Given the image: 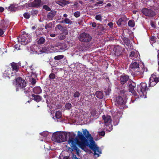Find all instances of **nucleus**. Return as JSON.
<instances>
[{
    "label": "nucleus",
    "instance_id": "obj_1",
    "mask_svg": "<svg viewBox=\"0 0 159 159\" xmlns=\"http://www.w3.org/2000/svg\"><path fill=\"white\" fill-rule=\"evenodd\" d=\"M76 134L73 133H69V139L68 141V144L70 145L72 149L75 151L77 153H79V149L77 148V145L82 149L85 151L86 146H89L90 148L91 144V140L93 139H86L80 141L78 138L75 137Z\"/></svg>",
    "mask_w": 159,
    "mask_h": 159
},
{
    "label": "nucleus",
    "instance_id": "obj_2",
    "mask_svg": "<svg viewBox=\"0 0 159 159\" xmlns=\"http://www.w3.org/2000/svg\"><path fill=\"white\" fill-rule=\"evenodd\" d=\"M68 134L64 132H56L52 135V139L55 142L61 143L67 141Z\"/></svg>",
    "mask_w": 159,
    "mask_h": 159
},
{
    "label": "nucleus",
    "instance_id": "obj_3",
    "mask_svg": "<svg viewBox=\"0 0 159 159\" xmlns=\"http://www.w3.org/2000/svg\"><path fill=\"white\" fill-rule=\"evenodd\" d=\"M92 39V37L89 34L85 33H83L81 34L79 38L80 41L87 43L84 45V47L86 49H88L90 47V44L89 42Z\"/></svg>",
    "mask_w": 159,
    "mask_h": 159
},
{
    "label": "nucleus",
    "instance_id": "obj_4",
    "mask_svg": "<svg viewBox=\"0 0 159 159\" xmlns=\"http://www.w3.org/2000/svg\"><path fill=\"white\" fill-rule=\"evenodd\" d=\"M148 89L147 84L145 83L142 82L137 85V91L140 97H144L146 96Z\"/></svg>",
    "mask_w": 159,
    "mask_h": 159
},
{
    "label": "nucleus",
    "instance_id": "obj_5",
    "mask_svg": "<svg viewBox=\"0 0 159 159\" xmlns=\"http://www.w3.org/2000/svg\"><path fill=\"white\" fill-rule=\"evenodd\" d=\"M18 41L22 44H26L31 41V39L29 35L25 33L18 38Z\"/></svg>",
    "mask_w": 159,
    "mask_h": 159
},
{
    "label": "nucleus",
    "instance_id": "obj_6",
    "mask_svg": "<svg viewBox=\"0 0 159 159\" xmlns=\"http://www.w3.org/2000/svg\"><path fill=\"white\" fill-rule=\"evenodd\" d=\"M91 147L90 148L94 152V155H97V157L99 156V154L102 153L99 147H98L95 144V142L93 140H91V144L90 145Z\"/></svg>",
    "mask_w": 159,
    "mask_h": 159
},
{
    "label": "nucleus",
    "instance_id": "obj_7",
    "mask_svg": "<svg viewBox=\"0 0 159 159\" xmlns=\"http://www.w3.org/2000/svg\"><path fill=\"white\" fill-rule=\"evenodd\" d=\"M16 83L17 87L21 89H23L26 85L25 81L20 77L16 79Z\"/></svg>",
    "mask_w": 159,
    "mask_h": 159
},
{
    "label": "nucleus",
    "instance_id": "obj_8",
    "mask_svg": "<svg viewBox=\"0 0 159 159\" xmlns=\"http://www.w3.org/2000/svg\"><path fill=\"white\" fill-rule=\"evenodd\" d=\"M159 82V77H156V75L152 74L149 79V86L153 87Z\"/></svg>",
    "mask_w": 159,
    "mask_h": 159
},
{
    "label": "nucleus",
    "instance_id": "obj_9",
    "mask_svg": "<svg viewBox=\"0 0 159 159\" xmlns=\"http://www.w3.org/2000/svg\"><path fill=\"white\" fill-rule=\"evenodd\" d=\"M142 13L146 16L153 17L155 15V12L152 10L147 8H144L142 10Z\"/></svg>",
    "mask_w": 159,
    "mask_h": 159
},
{
    "label": "nucleus",
    "instance_id": "obj_10",
    "mask_svg": "<svg viewBox=\"0 0 159 159\" xmlns=\"http://www.w3.org/2000/svg\"><path fill=\"white\" fill-rule=\"evenodd\" d=\"M125 49L123 48L119 45L115 46L113 48V51L114 52L115 54L117 56H120L122 53Z\"/></svg>",
    "mask_w": 159,
    "mask_h": 159
},
{
    "label": "nucleus",
    "instance_id": "obj_11",
    "mask_svg": "<svg viewBox=\"0 0 159 159\" xmlns=\"http://www.w3.org/2000/svg\"><path fill=\"white\" fill-rule=\"evenodd\" d=\"M129 57L131 59L136 61L139 59L140 55L138 52L133 51L130 52Z\"/></svg>",
    "mask_w": 159,
    "mask_h": 159
},
{
    "label": "nucleus",
    "instance_id": "obj_12",
    "mask_svg": "<svg viewBox=\"0 0 159 159\" xmlns=\"http://www.w3.org/2000/svg\"><path fill=\"white\" fill-rule=\"evenodd\" d=\"M139 64L136 62H132L129 66V71L131 72H134V71L137 69H138Z\"/></svg>",
    "mask_w": 159,
    "mask_h": 159
},
{
    "label": "nucleus",
    "instance_id": "obj_13",
    "mask_svg": "<svg viewBox=\"0 0 159 159\" xmlns=\"http://www.w3.org/2000/svg\"><path fill=\"white\" fill-rule=\"evenodd\" d=\"M102 118L106 126H108L111 124V120L110 116L104 115L102 116Z\"/></svg>",
    "mask_w": 159,
    "mask_h": 159
},
{
    "label": "nucleus",
    "instance_id": "obj_14",
    "mask_svg": "<svg viewBox=\"0 0 159 159\" xmlns=\"http://www.w3.org/2000/svg\"><path fill=\"white\" fill-rule=\"evenodd\" d=\"M41 0H34V1L28 4V6L30 7H38L40 6Z\"/></svg>",
    "mask_w": 159,
    "mask_h": 159
},
{
    "label": "nucleus",
    "instance_id": "obj_15",
    "mask_svg": "<svg viewBox=\"0 0 159 159\" xmlns=\"http://www.w3.org/2000/svg\"><path fill=\"white\" fill-rule=\"evenodd\" d=\"M125 102L123 98L120 96H118L116 98L115 104L117 106L124 105Z\"/></svg>",
    "mask_w": 159,
    "mask_h": 159
},
{
    "label": "nucleus",
    "instance_id": "obj_16",
    "mask_svg": "<svg viewBox=\"0 0 159 159\" xmlns=\"http://www.w3.org/2000/svg\"><path fill=\"white\" fill-rule=\"evenodd\" d=\"M31 96L32 97V99L37 102H39L40 101L43 102H44V100H43L42 97L39 95L32 94Z\"/></svg>",
    "mask_w": 159,
    "mask_h": 159
},
{
    "label": "nucleus",
    "instance_id": "obj_17",
    "mask_svg": "<svg viewBox=\"0 0 159 159\" xmlns=\"http://www.w3.org/2000/svg\"><path fill=\"white\" fill-rule=\"evenodd\" d=\"M129 79V76L125 75H121L120 76V82L122 84H124L126 83Z\"/></svg>",
    "mask_w": 159,
    "mask_h": 159
},
{
    "label": "nucleus",
    "instance_id": "obj_18",
    "mask_svg": "<svg viewBox=\"0 0 159 159\" xmlns=\"http://www.w3.org/2000/svg\"><path fill=\"white\" fill-rule=\"evenodd\" d=\"M12 74L11 69L8 68L7 70H5L4 72L3 73V76L5 78L8 77L10 78V77L12 76Z\"/></svg>",
    "mask_w": 159,
    "mask_h": 159
},
{
    "label": "nucleus",
    "instance_id": "obj_19",
    "mask_svg": "<svg viewBox=\"0 0 159 159\" xmlns=\"http://www.w3.org/2000/svg\"><path fill=\"white\" fill-rule=\"evenodd\" d=\"M83 134L85 137L87 138L88 139H93V137L91 136V134H89V132L87 129H85L83 131Z\"/></svg>",
    "mask_w": 159,
    "mask_h": 159
},
{
    "label": "nucleus",
    "instance_id": "obj_20",
    "mask_svg": "<svg viewBox=\"0 0 159 159\" xmlns=\"http://www.w3.org/2000/svg\"><path fill=\"white\" fill-rule=\"evenodd\" d=\"M56 11L54 10L51 11L47 15V17L49 20H52L55 16Z\"/></svg>",
    "mask_w": 159,
    "mask_h": 159
},
{
    "label": "nucleus",
    "instance_id": "obj_21",
    "mask_svg": "<svg viewBox=\"0 0 159 159\" xmlns=\"http://www.w3.org/2000/svg\"><path fill=\"white\" fill-rule=\"evenodd\" d=\"M55 2L62 7H64L69 3V2L65 0H56Z\"/></svg>",
    "mask_w": 159,
    "mask_h": 159
},
{
    "label": "nucleus",
    "instance_id": "obj_22",
    "mask_svg": "<svg viewBox=\"0 0 159 159\" xmlns=\"http://www.w3.org/2000/svg\"><path fill=\"white\" fill-rule=\"evenodd\" d=\"M10 64L13 71H15L16 72L18 71L19 66L17 63L13 62Z\"/></svg>",
    "mask_w": 159,
    "mask_h": 159
},
{
    "label": "nucleus",
    "instance_id": "obj_23",
    "mask_svg": "<svg viewBox=\"0 0 159 159\" xmlns=\"http://www.w3.org/2000/svg\"><path fill=\"white\" fill-rule=\"evenodd\" d=\"M6 8L11 11H16L17 10V8L15 7L14 4H11L9 7H6Z\"/></svg>",
    "mask_w": 159,
    "mask_h": 159
},
{
    "label": "nucleus",
    "instance_id": "obj_24",
    "mask_svg": "<svg viewBox=\"0 0 159 159\" xmlns=\"http://www.w3.org/2000/svg\"><path fill=\"white\" fill-rule=\"evenodd\" d=\"M37 39V43L39 44H43L45 41V37L43 36H38Z\"/></svg>",
    "mask_w": 159,
    "mask_h": 159
},
{
    "label": "nucleus",
    "instance_id": "obj_25",
    "mask_svg": "<svg viewBox=\"0 0 159 159\" xmlns=\"http://www.w3.org/2000/svg\"><path fill=\"white\" fill-rule=\"evenodd\" d=\"M131 73L134 76H137L143 74V71H141L140 70V69L139 68L138 69L135 70L134 71V72H131Z\"/></svg>",
    "mask_w": 159,
    "mask_h": 159
},
{
    "label": "nucleus",
    "instance_id": "obj_26",
    "mask_svg": "<svg viewBox=\"0 0 159 159\" xmlns=\"http://www.w3.org/2000/svg\"><path fill=\"white\" fill-rule=\"evenodd\" d=\"M77 136L76 137L77 138L78 137L80 140H85L86 139V138L85 137L84 135L80 131H78L77 132Z\"/></svg>",
    "mask_w": 159,
    "mask_h": 159
},
{
    "label": "nucleus",
    "instance_id": "obj_27",
    "mask_svg": "<svg viewBox=\"0 0 159 159\" xmlns=\"http://www.w3.org/2000/svg\"><path fill=\"white\" fill-rule=\"evenodd\" d=\"M33 91L34 93L38 94L42 92V89L39 87L37 86L34 87L33 89Z\"/></svg>",
    "mask_w": 159,
    "mask_h": 159
},
{
    "label": "nucleus",
    "instance_id": "obj_28",
    "mask_svg": "<svg viewBox=\"0 0 159 159\" xmlns=\"http://www.w3.org/2000/svg\"><path fill=\"white\" fill-rule=\"evenodd\" d=\"M136 85L135 84H130L128 87V89L129 92L131 93L135 92L134 89L135 88Z\"/></svg>",
    "mask_w": 159,
    "mask_h": 159
},
{
    "label": "nucleus",
    "instance_id": "obj_29",
    "mask_svg": "<svg viewBox=\"0 0 159 159\" xmlns=\"http://www.w3.org/2000/svg\"><path fill=\"white\" fill-rule=\"evenodd\" d=\"M95 95L99 99H102L103 97V93L101 91H97L95 93Z\"/></svg>",
    "mask_w": 159,
    "mask_h": 159
},
{
    "label": "nucleus",
    "instance_id": "obj_30",
    "mask_svg": "<svg viewBox=\"0 0 159 159\" xmlns=\"http://www.w3.org/2000/svg\"><path fill=\"white\" fill-rule=\"evenodd\" d=\"M61 22L66 24L71 25L72 23V21L68 18H65L64 20L61 21Z\"/></svg>",
    "mask_w": 159,
    "mask_h": 159
},
{
    "label": "nucleus",
    "instance_id": "obj_31",
    "mask_svg": "<svg viewBox=\"0 0 159 159\" xmlns=\"http://www.w3.org/2000/svg\"><path fill=\"white\" fill-rule=\"evenodd\" d=\"M123 41L125 43L127 46H129L130 44V41L127 38L124 37L122 39Z\"/></svg>",
    "mask_w": 159,
    "mask_h": 159
},
{
    "label": "nucleus",
    "instance_id": "obj_32",
    "mask_svg": "<svg viewBox=\"0 0 159 159\" xmlns=\"http://www.w3.org/2000/svg\"><path fill=\"white\" fill-rule=\"evenodd\" d=\"M128 92V91L125 90L124 89L120 90V91L119 94L120 95L125 97V95H126V93Z\"/></svg>",
    "mask_w": 159,
    "mask_h": 159
},
{
    "label": "nucleus",
    "instance_id": "obj_33",
    "mask_svg": "<svg viewBox=\"0 0 159 159\" xmlns=\"http://www.w3.org/2000/svg\"><path fill=\"white\" fill-rule=\"evenodd\" d=\"M128 25L129 26L131 27H134L135 25V22L133 20H131L129 21Z\"/></svg>",
    "mask_w": 159,
    "mask_h": 159
},
{
    "label": "nucleus",
    "instance_id": "obj_34",
    "mask_svg": "<svg viewBox=\"0 0 159 159\" xmlns=\"http://www.w3.org/2000/svg\"><path fill=\"white\" fill-rule=\"evenodd\" d=\"M55 115V116L56 118L57 119H59L61 117V112L60 111H57L56 112Z\"/></svg>",
    "mask_w": 159,
    "mask_h": 159
},
{
    "label": "nucleus",
    "instance_id": "obj_35",
    "mask_svg": "<svg viewBox=\"0 0 159 159\" xmlns=\"http://www.w3.org/2000/svg\"><path fill=\"white\" fill-rule=\"evenodd\" d=\"M66 34L65 33H62L59 36H58V38L60 40H63L65 39L66 38Z\"/></svg>",
    "mask_w": 159,
    "mask_h": 159
},
{
    "label": "nucleus",
    "instance_id": "obj_36",
    "mask_svg": "<svg viewBox=\"0 0 159 159\" xmlns=\"http://www.w3.org/2000/svg\"><path fill=\"white\" fill-rule=\"evenodd\" d=\"M63 57V55H60L55 56L54 57V59L55 60H58L62 59Z\"/></svg>",
    "mask_w": 159,
    "mask_h": 159
},
{
    "label": "nucleus",
    "instance_id": "obj_37",
    "mask_svg": "<svg viewBox=\"0 0 159 159\" xmlns=\"http://www.w3.org/2000/svg\"><path fill=\"white\" fill-rule=\"evenodd\" d=\"M56 75L54 73H51L49 76V78L50 80H53L55 78Z\"/></svg>",
    "mask_w": 159,
    "mask_h": 159
},
{
    "label": "nucleus",
    "instance_id": "obj_38",
    "mask_svg": "<svg viewBox=\"0 0 159 159\" xmlns=\"http://www.w3.org/2000/svg\"><path fill=\"white\" fill-rule=\"evenodd\" d=\"M97 113L96 110L95 109H92L90 111L91 116H94Z\"/></svg>",
    "mask_w": 159,
    "mask_h": 159
},
{
    "label": "nucleus",
    "instance_id": "obj_39",
    "mask_svg": "<svg viewBox=\"0 0 159 159\" xmlns=\"http://www.w3.org/2000/svg\"><path fill=\"white\" fill-rule=\"evenodd\" d=\"M38 13V11L36 10L33 9L31 12V14L33 16L36 15Z\"/></svg>",
    "mask_w": 159,
    "mask_h": 159
},
{
    "label": "nucleus",
    "instance_id": "obj_40",
    "mask_svg": "<svg viewBox=\"0 0 159 159\" xmlns=\"http://www.w3.org/2000/svg\"><path fill=\"white\" fill-rule=\"evenodd\" d=\"M80 93L78 91H76L74 94L73 97L75 98H79L80 96Z\"/></svg>",
    "mask_w": 159,
    "mask_h": 159
},
{
    "label": "nucleus",
    "instance_id": "obj_41",
    "mask_svg": "<svg viewBox=\"0 0 159 159\" xmlns=\"http://www.w3.org/2000/svg\"><path fill=\"white\" fill-rule=\"evenodd\" d=\"M56 27L61 31H62L64 30V27L60 24L57 25H56Z\"/></svg>",
    "mask_w": 159,
    "mask_h": 159
},
{
    "label": "nucleus",
    "instance_id": "obj_42",
    "mask_svg": "<svg viewBox=\"0 0 159 159\" xmlns=\"http://www.w3.org/2000/svg\"><path fill=\"white\" fill-rule=\"evenodd\" d=\"M80 11H76L74 14V16L76 18H78L80 16Z\"/></svg>",
    "mask_w": 159,
    "mask_h": 159
},
{
    "label": "nucleus",
    "instance_id": "obj_43",
    "mask_svg": "<svg viewBox=\"0 0 159 159\" xmlns=\"http://www.w3.org/2000/svg\"><path fill=\"white\" fill-rule=\"evenodd\" d=\"M43 8L47 11H51V8L47 5H44L43 6Z\"/></svg>",
    "mask_w": 159,
    "mask_h": 159
},
{
    "label": "nucleus",
    "instance_id": "obj_44",
    "mask_svg": "<svg viewBox=\"0 0 159 159\" xmlns=\"http://www.w3.org/2000/svg\"><path fill=\"white\" fill-rule=\"evenodd\" d=\"M72 107V105L71 104V103H67L65 105V107L68 109H70Z\"/></svg>",
    "mask_w": 159,
    "mask_h": 159
},
{
    "label": "nucleus",
    "instance_id": "obj_45",
    "mask_svg": "<svg viewBox=\"0 0 159 159\" xmlns=\"http://www.w3.org/2000/svg\"><path fill=\"white\" fill-rule=\"evenodd\" d=\"M24 17L27 19H29L30 17V14L29 13H25L23 15Z\"/></svg>",
    "mask_w": 159,
    "mask_h": 159
},
{
    "label": "nucleus",
    "instance_id": "obj_46",
    "mask_svg": "<svg viewBox=\"0 0 159 159\" xmlns=\"http://www.w3.org/2000/svg\"><path fill=\"white\" fill-rule=\"evenodd\" d=\"M95 19L97 20L101 21L102 20V16L100 15H97L95 16Z\"/></svg>",
    "mask_w": 159,
    "mask_h": 159
},
{
    "label": "nucleus",
    "instance_id": "obj_47",
    "mask_svg": "<svg viewBox=\"0 0 159 159\" xmlns=\"http://www.w3.org/2000/svg\"><path fill=\"white\" fill-rule=\"evenodd\" d=\"M66 46L65 44H63L62 45V47H60L59 49L61 50H62L65 49L66 48Z\"/></svg>",
    "mask_w": 159,
    "mask_h": 159
},
{
    "label": "nucleus",
    "instance_id": "obj_48",
    "mask_svg": "<svg viewBox=\"0 0 159 159\" xmlns=\"http://www.w3.org/2000/svg\"><path fill=\"white\" fill-rule=\"evenodd\" d=\"M98 134L100 135L104 136L105 135V132L104 130H102L101 132H98Z\"/></svg>",
    "mask_w": 159,
    "mask_h": 159
},
{
    "label": "nucleus",
    "instance_id": "obj_49",
    "mask_svg": "<svg viewBox=\"0 0 159 159\" xmlns=\"http://www.w3.org/2000/svg\"><path fill=\"white\" fill-rule=\"evenodd\" d=\"M30 82L31 84L33 85H34L36 83L35 79L34 78H32Z\"/></svg>",
    "mask_w": 159,
    "mask_h": 159
},
{
    "label": "nucleus",
    "instance_id": "obj_50",
    "mask_svg": "<svg viewBox=\"0 0 159 159\" xmlns=\"http://www.w3.org/2000/svg\"><path fill=\"white\" fill-rule=\"evenodd\" d=\"M120 19L121 20L122 22H125L126 21V17L125 16H124L123 17L120 18Z\"/></svg>",
    "mask_w": 159,
    "mask_h": 159
},
{
    "label": "nucleus",
    "instance_id": "obj_51",
    "mask_svg": "<svg viewBox=\"0 0 159 159\" xmlns=\"http://www.w3.org/2000/svg\"><path fill=\"white\" fill-rule=\"evenodd\" d=\"M47 26L48 28H52V22L49 23L48 24H47Z\"/></svg>",
    "mask_w": 159,
    "mask_h": 159
},
{
    "label": "nucleus",
    "instance_id": "obj_52",
    "mask_svg": "<svg viewBox=\"0 0 159 159\" xmlns=\"http://www.w3.org/2000/svg\"><path fill=\"white\" fill-rule=\"evenodd\" d=\"M122 22V21L120 19H119L117 22V24L118 26H120L121 25Z\"/></svg>",
    "mask_w": 159,
    "mask_h": 159
},
{
    "label": "nucleus",
    "instance_id": "obj_53",
    "mask_svg": "<svg viewBox=\"0 0 159 159\" xmlns=\"http://www.w3.org/2000/svg\"><path fill=\"white\" fill-rule=\"evenodd\" d=\"M108 26L111 28H112L113 27V23L111 22H110L107 24Z\"/></svg>",
    "mask_w": 159,
    "mask_h": 159
},
{
    "label": "nucleus",
    "instance_id": "obj_54",
    "mask_svg": "<svg viewBox=\"0 0 159 159\" xmlns=\"http://www.w3.org/2000/svg\"><path fill=\"white\" fill-rule=\"evenodd\" d=\"M79 49L80 51H83L84 50L83 47L81 46H79Z\"/></svg>",
    "mask_w": 159,
    "mask_h": 159
},
{
    "label": "nucleus",
    "instance_id": "obj_55",
    "mask_svg": "<svg viewBox=\"0 0 159 159\" xmlns=\"http://www.w3.org/2000/svg\"><path fill=\"white\" fill-rule=\"evenodd\" d=\"M4 33V31L2 30V29H0V36H1Z\"/></svg>",
    "mask_w": 159,
    "mask_h": 159
},
{
    "label": "nucleus",
    "instance_id": "obj_56",
    "mask_svg": "<svg viewBox=\"0 0 159 159\" xmlns=\"http://www.w3.org/2000/svg\"><path fill=\"white\" fill-rule=\"evenodd\" d=\"M29 67L31 70V71H32L31 73H32V74H34V73H35V72H34V71L33 70V69L32 68V66H29Z\"/></svg>",
    "mask_w": 159,
    "mask_h": 159
},
{
    "label": "nucleus",
    "instance_id": "obj_57",
    "mask_svg": "<svg viewBox=\"0 0 159 159\" xmlns=\"http://www.w3.org/2000/svg\"><path fill=\"white\" fill-rule=\"evenodd\" d=\"M96 25H97L96 23L95 22H93L92 24V26L94 28V27H96Z\"/></svg>",
    "mask_w": 159,
    "mask_h": 159
},
{
    "label": "nucleus",
    "instance_id": "obj_58",
    "mask_svg": "<svg viewBox=\"0 0 159 159\" xmlns=\"http://www.w3.org/2000/svg\"><path fill=\"white\" fill-rule=\"evenodd\" d=\"M4 10V8L2 7H0V13L2 12Z\"/></svg>",
    "mask_w": 159,
    "mask_h": 159
},
{
    "label": "nucleus",
    "instance_id": "obj_59",
    "mask_svg": "<svg viewBox=\"0 0 159 159\" xmlns=\"http://www.w3.org/2000/svg\"><path fill=\"white\" fill-rule=\"evenodd\" d=\"M111 6V4L110 3H107L105 7H110Z\"/></svg>",
    "mask_w": 159,
    "mask_h": 159
},
{
    "label": "nucleus",
    "instance_id": "obj_60",
    "mask_svg": "<svg viewBox=\"0 0 159 159\" xmlns=\"http://www.w3.org/2000/svg\"><path fill=\"white\" fill-rule=\"evenodd\" d=\"M103 3V2L102 1H100L96 2L97 4H100Z\"/></svg>",
    "mask_w": 159,
    "mask_h": 159
},
{
    "label": "nucleus",
    "instance_id": "obj_61",
    "mask_svg": "<svg viewBox=\"0 0 159 159\" xmlns=\"http://www.w3.org/2000/svg\"><path fill=\"white\" fill-rule=\"evenodd\" d=\"M62 159H70L69 156L64 157Z\"/></svg>",
    "mask_w": 159,
    "mask_h": 159
},
{
    "label": "nucleus",
    "instance_id": "obj_62",
    "mask_svg": "<svg viewBox=\"0 0 159 159\" xmlns=\"http://www.w3.org/2000/svg\"><path fill=\"white\" fill-rule=\"evenodd\" d=\"M43 96L44 98H46V99H47V98H48V95L47 94H44Z\"/></svg>",
    "mask_w": 159,
    "mask_h": 159
},
{
    "label": "nucleus",
    "instance_id": "obj_63",
    "mask_svg": "<svg viewBox=\"0 0 159 159\" xmlns=\"http://www.w3.org/2000/svg\"><path fill=\"white\" fill-rule=\"evenodd\" d=\"M50 35L51 37H55L56 36V34H51Z\"/></svg>",
    "mask_w": 159,
    "mask_h": 159
},
{
    "label": "nucleus",
    "instance_id": "obj_64",
    "mask_svg": "<svg viewBox=\"0 0 159 159\" xmlns=\"http://www.w3.org/2000/svg\"><path fill=\"white\" fill-rule=\"evenodd\" d=\"M158 59V65H159V52L157 55Z\"/></svg>",
    "mask_w": 159,
    "mask_h": 159
}]
</instances>
